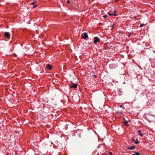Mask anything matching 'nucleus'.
<instances>
[{"label": "nucleus", "instance_id": "obj_19", "mask_svg": "<svg viewBox=\"0 0 155 155\" xmlns=\"http://www.w3.org/2000/svg\"><path fill=\"white\" fill-rule=\"evenodd\" d=\"M37 5H35V6H34V7H33V8H35V7H37Z\"/></svg>", "mask_w": 155, "mask_h": 155}, {"label": "nucleus", "instance_id": "obj_14", "mask_svg": "<svg viewBox=\"0 0 155 155\" xmlns=\"http://www.w3.org/2000/svg\"><path fill=\"white\" fill-rule=\"evenodd\" d=\"M70 3V1H69V0H68L67 2V3Z\"/></svg>", "mask_w": 155, "mask_h": 155}, {"label": "nucleus", "instance_id": "obj_17", "mask_svg": "<svg viewBox=\"0 0 155 155\" xmlns=\"http://www.w3.org/2000/svg\"><path fill=\"white\" fill-rule=\"evenodd\" d=\"M35 4V2H32V4L34 5Z\"/></svg>", "mask_w": 155, "mask_h": 155}, {"label": "nucleus", "instance_id": "obj_16", "mask_svg": "<svg viewBox=\"0 0 155 155\" xmlns=\"http://www.w3.org/2000/svg\"><path fill=\"white\" fill-rule=\"evenodd\" d=\"M132 141L133 142H134V141H135V139H132Z\"/></svg>", "mask_w": 155, "mask_h": 155}, {"label": "nucleus", "instance_id": "obj_13", "mask_svg": "<svg viewBox=\"0 0 155 155\" xmlns=\"http://www.w3.org/2000/svg\"><path fill=\"white\" fill-rule=\"evenodd\" d=\"M144 25H145L144 24H141L140 25V27H143Z\"/></svg>", "mask_w": 155, "mask_h": 155}, {"label": "nucleus", "instance_id": "obj_7", "mask_svg": "<svg viewBox=\"0 0 155 155\" xmlns=\"http://www.w3.org/2000/svg\"><path fill=\"white\" fill-rule=\"evenodd\" d=\"M137 132L138 133V135H139L141 137H142L143 136V134L141 133V131L140 130H138L137 131Z\"/></svg>", "mask_w": 155, "mask_h": 155}, {"label": "nucleus", "instance_id": "obj_21", "mask_svg": "<svg viewBox=\"0 0 155 155\" xmlns=\"http://www.w3.org/2000/svg\"><path fill=\"white\" fill-rule=\"evenodd\" d=\"M134 18H135V19H136V17H134Z\"/></svg>", "mask_w": 155, "mask_h": 155}, {"label": "nucleus", "instance_id": "obj_20", "mask_svg": "<svg viewBox=\"0 0 155 155\" xmlns=\"http://www.w3.org/2000/svg\"><path fill=\"white\" fill-rule=\"evenodd\" d=\"M123 107V106H122V105H120V107Z\"/></svg>", "mask_w": 155, "mask_h": 155}, {"label": "nucleus", "instance_id": "obj_9", "mask_svg": "<svg viewBox=\"0 0 155 155\" xmlns=\"http://www.w3.org/2000/svg\"><path fill=\"white\" fill-rule=\"evenodd\" d=\"M132 155H140V153L138 152H135L134 154H133Z\"/></svg>", "mask_w": 155, "mask_h": 155}, {"label": "nucleus", "instance_id": "obj_12", "mask_svg": "<svg viewBox=\"0 0 155 155\" xmlns=\"http://www.w3.org/2000/svg\"><path fill=\"white\" fill-rule=\"evenodd\" d=\"M117 11H114L113 14L114 16H116L117 15V14H116V13L117 12Z\"/></svg>", "mask_w": 155, "mask_h": 155}, {"label": "nucleus", "instance_id": "obj_2", "mask_svg": "<svg viewBox=\"0 0 155 155\" xmlns=\"http://www.w3.org/2000/svg\"><path fill=\"white\" fill-rule=\"evenodd\" d=\"M4 35L6 38L9 39L10 38V34L8 32H5L4 34Z\"/></svg>", "mask_w": 155, "mask_h": 155}, {"label": "nucleus", "instance_id": "obj_11", "mask_svg": "<svg viewBox=\"0 0 155 155\" xmlns=\"http://www.w3.org/2000/svg\"><path fill=\"white\" fill-rule=\"evenodd\" d=\"M109 15L110 16H114V15L113 13H109Z\"/></svg>", "mask_w": 155, "mask_h": 155}, {"label": "nucleus", "instance_id": "obj_15", "mask_svg": "<svg viewBox=\"0 0 155 155\" xmlns=\"http://www.w3.org/2000/svg\"><path fill=\"white\" fill-rule=\"evenodd\" d=\"M107 17V16L106 15H104L103 16V17L104 18H106Z\"/></svg>", "mask_w": 155, "mask_h": 155}, {"label": "nucleus", "instance_id": "obj_3", "mask_svg": "<svg viewBox=\"0 0 155 155\" xmlns=\"http://www.w3.org/2000/svg\"><path fill=\"white\" fill-rule=\"evenodd\" d=\"M82 37L84 39H85L88 38V36L86 33H84L81 35Z\"/></svg>", "mask_w": 155, "mask_h": 155}, {"label": "nucleus", "instance_id": "obj_18", "mask_svg": "<svg viewBox=\"0 0 155 155\" xmlns=\"http://www.w3.org/2000/svg\"><path fill=\"white\" fill-rule=\"evenodd\" d=\"M110 155H112V153L111 152H110Z\"/></svg>", "mask_w": 155, "mask_h": 155}, {"label": "nucleus", "instance_id": "obj_10", "mask_svg": "<svg viewBox=\"0 0 155 155\" xmlns=\"http://www.w3.org/2000/svg\"><path fill=\"white\" fill-rule=\"evenodd\" d=\"M135 143L136 144H138L139 143V142L137 139H136L135 141Z\"/></svg>", "mask_w": 155, "mask_h": 155}, {"label": "nucleus", "instance_id": "obj_1", "mask_svg": "<svg viewBox=\"0 0 155 155\" xmlns=\"http://www.w3.org/2000/svg\"><path fill=\"white\" fill-rule=\"evenodd\" d=\"M100 41V39L97 37H95L94 38V43L96 44L97 42H99Z\"/></svg>", "mask_w": 155, "mask_h": 155}, {"label": "nucleus", "instance_id": "obj_6", "mask_svg": "<svg viewBox=\"0 0 155 155\" xmlns=\"http://www.w3.org/2000/svg\"><path fill=\"white\" fill-rule=\"evenodd\" d=\"M135 147L134 146H133L130 147H128V149L129 150H134L135 148Z\"/></svg>", "mask_w": 155, "mask_h": 155}, {"label": "nucleus", "instance_id": "obj_5", "mask_svg": "<svg viewBox=\"0 0 155 155\" xmlns=\"http://www.w3.org/2000/svg\"><path fill=\"white\" fill-rule=\"evenodd\" d=\"M77 85L76 84H74L70 86L71 88H77Z\"/></svg>", "mask_w": 155, "mask_h": 155}, {"label": "nucleus", "instance_id": "obj_4", "mask_svg": "<svg viewBox=\"0 0 155 155\" xmlns=\"http://www.w3.org/2000/svg\"><path fill=\"white\" fill-rule=\"evenodd\" d=\"M47 68L49 69V70H51L52 69V66L49 64H48L46 65Z\"/></svg>", "mask_w": 155, "mask_h": 155}, {"label": "nucleus", "instance_id": "obj_8", "mask_svg": "<svg viewBox=\"0 0 155 155\" xmlns=\"http://www.w3.org/2000/svg\"><path fill=\"white\" fill-rule=\"evenodd\" d=\"M128 122L127 121H124V122H123V123L124 124V125L125 126H128Z\"/></svg>", "mask_w": 155, "mask_h": 155}]
</instances>
